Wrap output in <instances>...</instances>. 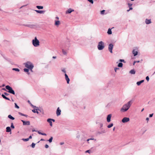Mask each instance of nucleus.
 Segmentation results:
<instances>
[{
	"instance_id": "3c124183",
	"label": "nucleus",
	"mask_w": 155,
	"mask_h": 155,
	"mask_svg": "<svg viewBox=\"0 0 155 155\" xmlns=\"http://www.w3.org/2000/svg\"><path fill=\"white\" fill-rule=\"evenodd\" d=\"M45 147L46 148H47L49 147V146L47 144H46L45 146Z\"/></svg>"
},
{
	"instance_id": "5701e85b",
	"label": "nucleus",
	"mask_w": 155,
	"mask_h": 155,
	"mask_svg": "<svg viewBox=\"0 0 155 155\" xmlns=\"http://www.w3.org/2000/svg\"><path fill=\"white\" fill-rule=\"evenodd\" d=\"M18 114L20 115H21V116H25L26 117H27L28 116L27 115H26V114H24L20 112H18Z\"/></svg>"
},
{
	"instance_id": "a211bd4d",
	"label": "nucleus",
	"mask_w": 155,
	"mask_h": 155,
	"mask_svg": "<svg viewBox=\"0 0 155 155\" xmlns=\"http://www.w3.org/2000/svg\"><path fill=\"white\" fill-rule=\"evenodd\" d=\"M144 80H142L140 81H138L137 83V84L139 86L140 84L144 82Z\"/></svg>"
},
{
	"instance_id": "4d7b16f0",
	"label": "nucleus",
	"mask_w": 155,
	"mask_h": 155,
	"mask_svg": "<svg viewBox=\"0 0 155 155\" xmlns=\"http://www.w3.org/2000/svg\"><path fill=\"white\" fill-rule=\"evenodd\" d=\"M85 152L86 153H90V150H86L85 151Z\"/></svg>"
},
{
	"instance_id": "b1692460",
	"label": "nucleus",
	"mask_w": 155,
	"mask_h": 155,
	"mask_svg": "<svg viewBox=\"0 0 155 155\" xmlns=\"http://www.w3.org/2000/svg\"><path fill=\"white\" fill-rule=\"evenodd\" d=\"M8 117L9 118H10L12 120H14L15 119V118L14 117H12L11 115H9L8 116Z\"/></svg>"
},
{
	"instance_id": "473e14b6",
	"label": "nucleus",
	"mask_w": 155,
	"mask_h": 155,
	"mask_svg": "<svg viewBox=\"0 0 155 155\" xmlns=\"http://www.w3.org/2000/svg\"><path fill=\"white\" fill-rule=\"evenodd\" d=\"M22 140L25 141H28L29 140V138H26V139L23 138V139H22Z\"/></svg>"
},
{
	"instance_id": "f704fd0d",
	"label": "nucleus",
	"mask_w": 155,
	"mask_h": 155,
	"mask_svg": "<svg viewBox=\"0 0 155 155\" xmlns=\"http://www.w3.org/2000/svg\"><path fill=\"white\" fill-rule=\"evenodd\" d=\"M15 107L19 109V107L17 105V104L16 103H15Z\"/></svg>"
},
{
	"instance_id": "338daca9",
	"label": "nucleus",
	"mask_w": 155,
	"mask_h": 155,
	"mask_svg": "<svg viewBox=\"0 0 155 155\" xmlns=\"http://www.w3.org/2000/svg\"><path fill=\"white\" fill-rule=\"evenodd\" d=\"M133 9V8L131 7H130V10H132Z\"/></svg>"
},
{
	"instance_id": "393cba45",
	"label": "nucleus",
	"mask_w": 155,
	"mask_h": 155,
	"mask_svg": "<svg viewBox=\"0 0 155 155\" xmlns=\"http://www.w3.org/2000/svg\"><path fill=\"white\" fill-rule=\"evenodd\" d=\"M107 33L108 34H112V31L111 29L110 28H109L108 29Z\"/></svg>"
},
{
	"instance_id": "c756f323",
	"label": "nucleus",
	"mask_w": 155,
	"mask_h": 155,
	"mask_svg": "<svg viewBox=\"0 0 155 155\" xmlns=\"http://www.w3.org/2000/svg\"><path fill=\"white\" fill-rule=\"evenodd\" d=\"M36 7L38 9H42L43 8V6H37Z\"/></svg>"
},
{
	"instance_id": "ea45409f",
	"label": "nucleus",
	"mask_w": 155,
	"mask_h": 155,
	"mask_svg": "<svg viewBox=\"0 0 155 155\" xmlns=\"http://www.w3.org/2000/svg\"><path fill=\"white\" fill-rule=\"evenodd\" d=\"M99 125H100V128H101V127H102L103 126V124L102 123H100Z\"/></svg>"
},
{
	"instance_id": "7c9ffc66",
	"label": "nucleus",
	"mask_w": 155,
	"mask_h": 155,
	"mask_svg": "<svg viewBox=\"0 0 155 155\" xmlns=\"http://www.w3.org/2000/svg\"><path fill=\"white\" fill-rule=\"evenodd\" d=\"M52 139H53V137H51L49 139V140H48V141H49V142L50 143H51L52 141Z\"/></svg>"
},
{
	"instance_id": "de8ad7c7",
	"label": "nucleus",
	"mask_w": 155,
	"mask_h": 155,
	"mask_svg": "<svg viewBox=\"0 0 155 155\" xmlns=\"http://www.w3.org/2000/svg\"><path fill=\"white\" fill-rule=\"evenodd\" d=\"M36 132H38V133L40 134H41V135H42V133H41V132H40L39 131H36Z\"/></svg>"
},
{
	"instance_id": "a19ab883",
	"label": "nucleus",
	"mask_w": 155,
	"mask_h": 155,
	"mask_svg": "<svg viewBox=\"0 0 155 155\" xmlns=\"http://www.w3.org/2000/svg\"><path fill=\"white\" fill-rule=\"evenodd\" d=\"M4 99H5L6 100H9V101L10 100V99L9 98H8L6 96H5V97H4Z\"/></svg>"
},
{
	"instance_id": "79ce46f5",
	"label": "nucleus",
	"mask_w": 155,
	"mask_h": 155,
	"mask_svg": "<svg viewBox=\"0 0 155 155\" xmlns=\"http://www.w3.org/2000/svg\"><path fill=\"white\" fill-rule=\"evenodd\" d=\"M4 99H5L6 100H9V101L10 100V99L9 98H8L6 96H5V97H4Z\"/></svg>"
},
{
	"instance_id": "c85d7f7f",
	"label": "nucleus",
	"mask_w": 155,
	"mask_h": 155,
	"mask_svg": "<svg viewBox=\"0 0 155 155\" xmlns=\"http://www.w3.org/2000/svg\"><path fill=\"white\" fill-rule=\"evenodd\" d=\"M12 70H13V71H20V70L19 69H18V68H13L12 69Z\"/></svg>"
},
{
	"instance_id": "49530a36",
	"label": "nucleus",
	"mask_w": 155,
	"mask_h": 155,
	"mask_svg": "<svg viewBox=\"0 0 155 155\" xmlns=\"http://www.w3.org/2000/svg\"><path fill=\"white\" fill-rule=\"evenodd\" d=\"M4 94L5 96H8L9 95V94L6 92H5Z\"/></svg>"
},
{
	"instance_id": "5fc2aeb1",
	"label": "nucleus",
	"mask_w": 155,
	"mask_h": 155,
	"mask_svg": "<svg viewBox=\"0 0 155 155\" xmlns=\"http://www.w3.org/2000/svg\"><path fill=\"white\" fill-rule=\"evenodd\" d=\"M90 139V140H94L95 141L96 140L95 139H94V138H90V139Z\"/></svg>"
},
{
	"instance_id": "a18cd8bd",
	"label": "nucleus",
	"mask_w": 155,
	"mask_h": 155,
	"mask_svg": "<svg viewBox=\"0 0 155 155\" xmlns=\"http://www.w3.org/2000/svg\"><path fill=\"white\" fill-rule=\"evenodd\" d=\"M119 61L121 62H124V59H120L119 60Z\"/></svg>"
},
{
	"instance_id": "9b49d317",
	"label": "nucleus",
	"mask_w": 155,
	"mask_h": 155,
	"mask_svg": "<svg viewBox=\"0 0 155 155\" xmlns=\"http://www.w3.org/2000/svg\"><path fill=\"white\" fill-rule=\"evenodd\" d=\"M36 25L34 24H29L26 25V26L31 28H33L36 26Z\"/></svg>"
},
{
	"instance_id": "603ef678",
	"label": "nucleus",
	"mask_w": 155,
	"mask_h": 155,
	"mask_svg": "<svg viewBox=\"0 0 155 155\" xmlns=\"http://www.w3.org/2000/svg\"><path fill=\"white\" fill-rule=\"evenodd\" d=\"M153 115V114H150L149 115V117H152Z\"/></svg>"
},
{
	"instance_id": "052dcab7",
	"label": "nucleus",
	"mask_w": 155,
	"mask_h": 155,
	"mask_svg": "<svg viewBox=\"0 0 155 155\" xmlns=\"http://www.w3.org/2000/svg\"><path fill=\"white\" fill-rule=\"evenodd\" d=\"M136 63V61H134V62L133 65H134Z\"/></svg>"
},
{
	"instance_id": "f03ea898",
	"label": "nucleus",
	"mask_w": 155,
	"mask_h": 155,
	"mask_svg": "<svg viewBox=\"0 0 155 155\" xmlns=\"http://www.w3.org/2000/svg\"><path fill=\"white\" fill-rule=\"evenodd\" d=\"M97 47L99 50H103L104 48V42L102 41H100L99 42Z\"/></svg>"
},
{
	"instance_id": "2f4dec72",
	"label": "nucleus",
	"mask_w": 155,
	"mask_h": 155,
	"mask_svg": "<svg viewBox=\"0 0 155 155\" xmlns=\"http://www.w3.org/2000/svg\"><path fill=\"white\" fill-rule=\"evenodd\" d=\"M40 110L38 109H33V110H32V111L33 112L35 113H36V110Z\"/></svg>"
},
{
	"instance_id": "37998d69",
	"label": "nucleus",
	"mask_w": 155,
	"mask_h": 155,
	"mask_svg": "<svg viewBox=\"0 0 155 155\" xmlns=\"http://www.w3.org/2000/svg\"><path fill=\"white\" fill-rule=\"evenodd\" d=\"M146 80L148 81H149V78L148 76H147L146 77Z\"/></svg>"
},
{
	"instance_id": "4be33fe9",
	"label": "nucleus",
	"mask_w": 155,
	"mask_h": 155,
	"mask_svg": "<svg viewBox=\"0 0 155 155\" xmlns=\"http://www.w3.org/2000/svg\"><path fill=\"white\" fill-rule=\"evenodd\" d=\"M24 71L25 72H26L27 73V74H30V73H29V69L28 68V69H27V68H24Z\"/></svg>"
},
{
	"instance_id": "6ab92c4d",
	"label": "nucleus",
	"mask_w": 155,
	"mask_h": 155,
	"mask_svg": "<svg viewBox=\"0 0 155 155\" xmlns=\"http://www.w3.org/2000/svg\"><path fill=\"white\" fill-rule=\"evenodd\" d=\"M6 131L7 132H9L11 131V129L10 127H7L6 128Z\"/></svg>"
},
{
	"instance_id": "bb28decb",
	"label": "nucleus",
	"mask_w": 155,
	"mask_h": 155,
	"mask_svg": "<svg viewBox=\"0 0 155 155\" xmlns=\"http://www.w3.org/2000/svg\"><path fill=\"white\" fill-rule=\"evenodd\" d=\"M123 66V64L122 63H119L118 64L119 67H122Z\"/></svg>"
},
{
	"instance_id": "aec40b11",
	"label": "nucleus",
	"mask_w": 155,
	"mask_h": 155,
	"mask_svg": "<svg viewBox=\"0 0 155 155\" xmlns=\"http://www.w3.org/2000/svg\"><path fill=\"white\" fill-rule=\"evenodd\" d=\"M132 52L134 56H136L138 53V52L137 51H135V50H133Z\"/></svg>"
},
{
	"instance_id": "ddd939ff",
	"label": "nucleus",
	"mask_w": 155,
	"mask_h": 155,
	"mask_svg": "<svg viewBox=\"0 0 155 155\" xmlns=\"http://www.w3.org/2000/svg\"><path fill=\"white\" fill-rule=\"evenodd\" d=\"M64 75L65 76V79L67 81V83L68 84H69L70 81V79L66 74H65Z\"/></svg>"
},
{
	"instance_id": "f257e3e1",
	"label": "nucleus",
	"mask_w": 155,
	"mask_h": 155,
	"mask_svg": "<svg viewBox=\"0 0 155 155\" xmlns=\"http://www.w3.org/2000/svg\"><path fill=\"white\" fill-rule=\"evenodd\" d=\"M132 103V101H130L126 104L123 105L122 107L120 109V111L123 112H125L127 111L131 106Z\"/></svg>"
},
{
	"instance_id": "cd10ccee",
	"label": "nucleus",
	"mask_w": 155,
	"mask_h": 155,
	"mask_svg": "<svg viewBox=\"0 0 155 155\" xmlns=\"http://www.w3.org/2000/svg\"><path fill=\"white\" fill-rule=\"evenodd\" d=\"M113 125V123H111L107 126V127L108 128H110L112 127Z\"/></svg>"
},
{
	"instance_id": "1a4fd4ad",
	"label": "nucleus",
	"mask_w": 155,
	"mask_h": 155,
	"mask_svg": "<svg viewBox=\"0 0 155 155\" xmlns=\"http://www.w3.org/2000/svg\"><path fill=\"white\" fill-rule=\"evenodd\" d=\"M112 116V114H110L108 115L107 117V121L108 122H109L110 121L111 118Z\"/></svg>"
},
{
	"instance_id": "6e6552de",
	"label": "nucleus",
	"mask_w": 155,
	"mask_h": 155,
	"mask_svg": "<svg viewBox=\"0 0 155 155\" xmlns=\"http://www.w3.org/2000/svg\"><path fill=\"white\" fill-rule=\"evenodd\" d=\"M21 121L23 123V125H30V122L29 121H25L23 120H21Z\"/></svg>"
},
{
	"instance_id": "864d4df0",
	"label": "nucleus",
	"mask_w": 155,
	"mask_h": 155,
	"mask_svg": "<svg viewBox=\"0 0 155 155\" xmlns=\"http://www.w3.org/2000/svg\"><path fill=\"white\" fill-rule=\"evenodd\" d=\"M2 97L4 98V97H5V96L4 94H2Z\"/></svg>"
},
{
	"instance_id": "69168bd1",
	"label": "nucleus",
	"mask_w": 155,
	"mask_h": 155,
	"mask_svg": "<svg viewBox=\"0 0 155 155\" xmlns=\"http://www.w3.org/2000/svg\"><path fill=\"white\" fill-rule=\"evenodd\" d=\"M55 19H56L58 20L59 19V18L58 17H56L55 18Z\"/></svg>"
},
{
	"instance_id": "774afa93",
	"label": "nucleus",
	"mask_w": 155,
	"mask_h": 155,
	"mask_svg": "<svg viewBox=\"0 0 155 155\" xmlns=\"http://www.w3.org/2000/svg\"><path fill=\"white\" fill-rule=\"evenodd\" d=\"M149 120V118L148 117H147L146 119V120H147V121H148Z\"/></svg>"
},
{
	"instance_id": "4c0bfd02",
	"label": "nucleus",
	"mask_w": 155,
	"mask_h": 155,
	"mask_svg": "<svg viewBox=\"0 0 155 155\" xmlns=\"http://www.w3.org/2000/svg\"><path fill=\"white\" fill-rule=\"evenodd\" d=\"M106 132V131L105 130H102L101 131L100 134H102V133H104Z\"/></svg>"
},
{
	"instance_id": "0e129e2a",
	"label": "nucleus",
	"mask_w": 155,
	"mask_h": 155,
	"mask_svg": "<svg viewBox=\"0 0 155 155\" xmlns=\"http://www.w3.org/2000/svg\"><path fill=\"white\" fill-rule=\"evenodd\" d=\"M52 58L54 59H55L56 58V56H53Z\"/></svg>"
},
{
	"instance_id": "c03bdc74",
	"label": "nucleus",
	"mask_w": 155,
	"mask_h": 155,
	"mask_svg": "<svg viewBox=\"0 0 155 155\" xmlns=\"http://www.w3.org/2000/svg\"><path fill=\"white\" fill-rule=\"evenodd\" d=\"M105 12L104 10H103L101 12V14H104Z\"/></svg>"
},
{
	"instance_id": "680f3d73",
	"label": "nucleus",
	"mask_w": 155,
	"mask_h": 155,
	"mask_svg": "<svg viewBox=\"0 0 155 155\" xmlns=\"http://www.w3.org/2000/svg\"><path fill=\"white\" fill-rule=\"evenodd\" d=\"M36 131L34 129H32V131L34 132V131Z\"/></svg>"
},
{
	"instance_id": "2eb2a0df",
	"label": "nucleus",
	"mask_w": 155,
	"mask_h": 155,
	"mask_svg": "<svg viewBox=\"0 0 155 155\" xmlns=\"http://www.w3.org/2000/svg\"><path fill=\"white\" fill-rule=\"evenodd\" d=\"M145 23L147 24H149L151 23V19H146L145 20Z\"/></svg>"
},
{
	"instance_id": "9d476101",
	"label": "nucleus",
	"mask_w": 155,
	"mask_h": 155,
	"mask_svg": "<svg viewBox=\"0 0 155 155\" xmlns=\"http://www.w3.org/2000/svg\"><path fill=\"white\" fill-rule=\"evenodd\" d=\"M54 21V25L57 27L60 24V22L59 20H55Z\"/></svg>"
},
{
	"instance_id": "bf43d9fd",
	"label": "nucleus",
	"mask_w": 155,
	"mask_h": 155,
	"mask_svg": "<svg viewBox=\"0 0 155 155\" xmlns=\"http://www.w3.org/2000/svg\"><path fill=\"white\" fill-rule=\"evenodd\" d=\"M42 135L44 136H46L47 134L45 133H42Z\"/></svg>"
},
{
	"instance_id": "f3484780",
	"label": "nucleus",
	"mask_w": 155,
	"mask_h": 155,
	"mask_svg": "<svg viewBox=\"0 0 155 155\" xmlns=\"http://www.w3.org/2000/svg\"><path fill=\"white\" fill-rule=\"evenodd\" d=\"M35 11L37 13H40V14H42L44 13L45 11H42V10H35Z\"/></svg>"
},
{
	"instance_id": "4468645a",
	"label": "nucleus",
	"mask_w": 155,
	"mask_h": 155,
	"mask_svg": "<svg viewBox=\"0 0 155 155\" xmlns=\"http://www.w3.org/2000/svg\"><path fill=\"white\" fill-rule=\"evenodd\" d=\"M47 121L50 124V125L51 126H52V121L51 120V118H48L47 120Z\"/></svg>"
},
{
	"instance_id": "7ed1b4c3",
	"label": "nucleus",
	"mask_w": 155,
	"mask_h": 155,
	"mask_svg": "<svg viewBox=\"0 0 155 155\" xmlns=\"http://www.w3.org/2000/svg\"><path fill=\"white\" fill-rule=\"evenodd\" d=\"M32 43L33 45L35 47H37L39 45V41L37 39L36 37L34 39L32 40Z\"/></svg>"
},
{
	"instance_id": "dca6fc26",
	"label": "nucleus",
	"mask_w": 155,
	"mask_h": 155,
	"mask_svg": "<svg viewBox=\"0 0 155 155\" xmlns=\"http://www.w3.org/2000/svg\"><path fill=\"white\" fill-rule=\"evenodd\" d=\"M74 11V10H72L71 8L69 9L66 12V13H70Z\"/></svg>"
},
{
	"instance_id": "72a5a7b5",
	"label": "nucleus",
	"mask_w": 155,
	"mask_h": 155,
	"mask_svg": "<svg viewBox=\"0 0 155 155\" xmlns=\"http://www.w3.org/2000/svg\"><path fill=\"white\" fill-rule=\"evenodd\" d=\"M35 144L34 143H32L31 146L32 148H34L35 147Z\"/></svg>"
},
{
	"instance_id": "6e6d98bb",
	"label": "nucleus",
	"mask_w": 155,
	"mask_h": 155,
	"mask_svg": "<svg viewBox=\"0 0 155 155\" xmlns=\"http://www.w3.org/2000/svg\"><path fill=\"white\" fill-rule=\"evenodd\" d=\"M51 121H53L54 122H55V120L53 119H51Z\"/></svg>"
},
{
	"instance_id": "0eeeda50",
	"label": "nucleus",
	"mask_w": 155,
	"mask_h": 155,
	"mask_svg": "<svg viewBox=\"0 0 155 155\" xmlns=\"http://www.w3.org/2000/svg\"><path fill=\"white\" fill-rule=\"evenodd\" d=\"M130 120V119L128 117H124L122 120V122L123 123H127Z\"/></svg>"
},
{
	"instance_id": "8fccbe9b",
	"label": "nucleus",
	"mask_w": 155,
	"mask_h": 155,
	"mask_svg": "<svg viewBox=\"0 0 155 155\" xmlns=\"http://www.w3.org/2000/svg\"><path fill=\"white\" fill-rule=\"evenodd\" d=\"M132 5V4H131V3H128V6L129 7H131Z\"/></svg>"
},
{
	"instance_id": "20e7f679",
	"label": "nucleus",
	"mask_w": 155,
	"mask_h": 155,
	"mask_svg": "<svg viewBox=\"0 0 155 155\" xmlns=\"http://www.w3.org/2000/svg\"><path fill=\"white\" fill-rule=\"evenodd\" d=\"M25 67L28 68H33L34 66L33 64L30 62L28 61L25 63Z\"/></svg>"
},
{
	"instance_id": "f8f14e48",
	"label": "nucleus",
	"mask_w": 155,
	"mask_h": 155,
	"mask_svg": "<svg viewBox=\"0 0 155 155\" xmlns=\"http://www.w3.org/2000/svg\"><path fill=\"white\" fill-rule=\"evenodd\" d=\"M61 111L59 109V107H58L56 111V114L57 116H58L61 114Z\"/></svg>"
},
{
	"instance_id": "c9c22d12",
	"label": "nucleus",
	"mask_w": 155,
	"mask_h": 155,
	"mask_svg": "<svg viewBox=\"0 0 155 155\" xmlns=\"http://www.w3.org/2000/svg\"><path fill=\"white\" fill-rule=\"evenodd\" d=\"M61 71L63 72L64 73L66 74V71L65 69H63L61 70Z\"/></svg>"
},
{
	"instance_id": "09e8293b",
	"label": "nucleus",
	"mask_w": 155,
	"mask_h": 155,
	"mask_svg": "<svg viewBox=\"0 0 155 155\" xmlns=\"http://www.w3.org/2000/svg\"><path fill=\"white\" fill-rule=\"evenodd\" d=\"M119 69V68H114V70H115V71L116 72V71H117V70Z\"/></svg>"
},
{
	"instance_id": "423d86ee",
	"label": "nucleus",
	"mask_w": 155,
	"mask_h": 155,
	"mask_svg": "<svg viewBox=\"0 0 155 155\" xmlns=\"http://www.w3.org/2000/svg\"><path fill=\"white\" fill-rule=\"evenodd\" d=\"M113 48V45L112 44H110L108 46V50L111 53H112V49Z\"/></svg>"
},
{
	"instance_id": "e2e57ef3",
	"label": "nucleus",
	"mask_w": 155,
	"mask_h": 155,
	"mask_svg": "<svg viewBox=\"0 0 155 155\" xmlns=\"http://www.w3.org/2000/svg\"><path fill=\"white\" fill-rule=\"evenodd\" d=\"M31 138H32V136H30L28 138H29V139H31Z\"/></svg>"
},
{
	"instance_id": "58836bf2",
	"label": "nucleus",
	"mask_w": 155,
	"mask_h": 155,
	"mask_svg": "<svg viewBox=\"0 0 155 155\" xmlns=\"http://www.w3.org/2000/svg\"><path fill=\"white\" fill-rule=\"evenodd\" d=\"M89 2L91 3V4H93L94 3L93 0H87Z\"/></svg>"
},
{
	"instance_id": "13d9d810",
	"label": "nucleus",
	"mask_w": 155,
	"mask_h": 155,
	"mask_svg": "<svg viewBox=\"0 0 155 155\" xmlns=\"http://www.w3.org/2000/svg\"><path fill=\"white\" fill-rule=\"evenodd\" d=\"M64 142H61L60 143V144L61 145H63V144H64Z\"/></svg>"
},
{
	"instance_id": "e433bc0d",
	"label": "nucleus",
	"mask_w": 155,
	"mask_h": 155,
	"mask_svg": "<svg viewBox=\"0 0 155 155\" xmlns=\"http://www.w3.org/2000/svg\"><path fill=\"white\" fill-rule=\"evenodd\" d=\"M11 127L12 128H13V129L15 127H14V126L13 125V123H12L11 124Z\"/></svg>"
},
{
	"instance_id": "412c9836",
	"label": "nucleus",
	"mask_w": 155,
	"mask_h": 155,
	"mask_svg": "<svg viewBox=\"0 0 155 155\" xmlns=\"http://www.w3.org/2000/svg\"><path fill=\"white\" fill-rule=\"evenodd\" d=\"M130 73L131 74H134L135 73V71L134 69H132L130 71Z\"/></svg>"
},
{
	"instance_id": "39448f33",
	"label": "nucleus",
	"mask_w": 155,
	"mask_h": 155,
	"mask_svg": "<svg viewBox=\"0 0 155 155\" xmlns=\"http://www.w3.org/2000/svg\"><path fill=\"white\" fill-rule=\"evenodd\" d=\"M6 89L8 90V91L9 93L12 94H15V92L12 89V87L9 85H7L5 86Z\"/></svg>"
},
{
	"instance_id": "a878e982",
	"label": "nucleus",
	"mask_w": 155,
	"mask_h": 155,
	"mask_svg": "<svg viewBox=\"0 0 155 155\" xmlns=\"http://www.w3.org/2000/svg\"><path fill=\"white\" fill-rule=\"evenodd\" d=\"M62 51L63 54L64 55H67V52H66V51L64 49H62Z\"/></svg>"
}]
</instances>
